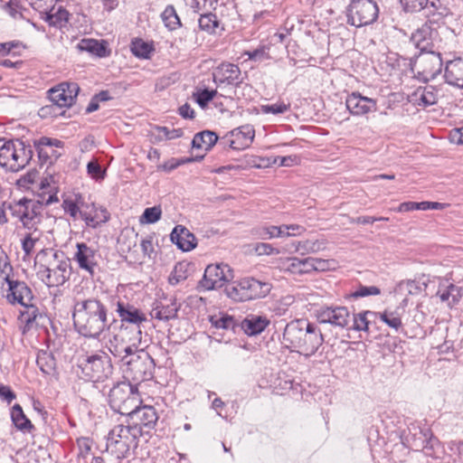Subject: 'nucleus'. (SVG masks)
<instances>
[{"instance_id": "obj_1", "label": "nucleus", "mask_w": 463, "mask_h": 463, "mask_svg": "<svg viewBox=\"0 0 463 463\" xmlns=\"http://www.w3.org/2000/svg\"><path fill=\"white\" fill-rule=\"evenodd\" d=\"M75 330L89 338H98L106 329L108 310L96 298H75L72 309Z\"/></svg>"}, {"instance_id": "obj_2", "label": "nucleus", "mask_w": 463, "mask_h": 463, "mask_svg": "<svg viewBox=\"0 0 463 463\" xmlns=\"http://www.w3.org/2000/svg\"><path fill=\"white\" fill-rule=\"evenodd\" d=\"M286 346L305 356L317 353L325 341L320 328L306 319H297L289 322L283 333Z\"/></svg>"}, {"instance_id": "obj_3", "label": "nucleus", "mask_w": 463, "mask_h": 463, "mask_svg": "<svg viewBox=\"0 0 463 463\" xmlns=\"http://www.w3.org/2000/svg\"><path fill=\"white\" fill-rule=\"evenodd\" d=\"M78 367L83 378L91 382H104L113 373L111 359L102 350L80 355L78 358Z\"/></svg>"}, {"instance_id": "obj_4", "label": "nucleus", "mask_w": 463, "mask_h": 463, "mask_svg": "<svg viewBox=\"0 0 463 463\" xmlns=\"http://www.w3.org/2000/svg\"><path fill=\"white\" fill-rule=\"evenodd\" d=\"M141 335V329L138 327L121 326L119 330L109 338L107 345L109 351L121 362L124 361L140 350Z\"/></svg>"}, {"instance_id": "obj_5", "label": "nucleus", "mask_w": 463, "mask_h": 463, "mask_svg": "<svg viewBox=\"0 0 463 463\" xmlns=\"http://www.w3.org/2000/svg\"><path fill=\"white\" fill-rule=\"evenodd\" d=\"M30 145L17 140L5 141L0 146V166L11 172L24 168L33 157Z\"/></svg>"}, {"instance_id": "obj_6", "label": "nucleus", "mask_w": 463, "mask_h": 463, "mask_svg": "<svg viewBox=\"0 0 463 463\" xmlns=\"http://www.w3.org/2000/svg\"><path fill=\"white\" fill-rule=\"evenodd\" d=\"M141 402L137 384H132L129 382L117 383L109 392L110 408L121 415L128 416Z\"/></svg>"}, {"instance_id": "obj_7", "label": "nucleus", "mask_w": 463, "mask_h": 463, "mask_svg": "<svg viewBox=\"0 0 463 463\" xmlns=\"http://www.w3.org/2000/svg\"><path fill=\"white\" fill-rule=\"evenodd\" d=\"M121 363L125 377L135 382L137 385L153 378L155 361L143 348Z\"/></svg>"}, {"instance_id": "obj_8", "label": "nucleus", "mask_w": 463, "mask_h": 463, "mask_svg": "<svg viewBox=\"0 0 463 463\" xmlns=\"http://www.w3.org/2000/svg\"><path fill=\"white\" fill-rule=\"evenodd\" d=\"M69 260L62 252L55 251L48 263L40 264L37 277L49 288L63 285L70 277Z\"/></svg>"}, {"instance_id": "obj_9", "label": "nucleus", "mask_w": 463, "mask_h": 463, "mask_svg": "<svg viewBox=\"0 0 463 463\" xmlns=\"http://www.w3.org/2000/svg\"><path fill=\"white\" fill-rule=\"evenodd\" d=\"M43 203L39 200L23 198L7 203V209L13 217L17 218L24 228L36 230V225L41 222V212Z\"/></svg>"}, {"instance_id": "obj_10", "label": "nucleus", "mask_w": 463, "mask_h": 463, "mask_svg": "<svg viewBox=\"0 0 463 463\" xmlns=\"http://www.w3.org/2000/svg\"><path fill=\"white\" fill-rule=\"evenodd\" d=\"M379 15V7L373 0H351L346 7V23L354 27L373 24Z\"/></svg>"}, {"instance_id": "obj_11", "label": "nucleus", "mask_w": 463, "mask_h": 463, "mask_svg": "<svg viewBox=\"0 0 463 463\" xmlns=\"http://www.w3.org/2000/svg\"><path fill=\"white\" fill-rule=\"evenodd\" d=\"M141 436L139 428L119 424L115 426L109 433L108 447H114L118 455L125 456L131 448L137 446V439Z\"/></svg>"}, {"instance_id": "obj_12", "label": "nucleus", "mask_w": 463, "mask_h": 463, "mask_svg": "<svg viewBox=\"0 0 463 463\" xmlns=\"http://www.w3.org/2000/svg\"><path fill=\"white\" fill-rule=\"evenodd\" d=\"M233 277V270L228 264H210L199 281V287L205 290L217 289L232 280Z\"/></svg>"}, {"instance_id": "obj_13", "label": "nucleus", "mask_w": 463, "mask_h": 463, "mask_svg": "<svg viewBox=\"0 0 463 463\" xmlns=\"http://www.w3.org/2000/svg\"><path fill=\"white\" fill-rule=\"evenodd\" d=\"M80 87L76 82H61L49 90V99L52 102L51 106H46L42 110L52 109L54 107L60 109L70 108L74 103Z\"/></svg>"}, {"instance_id": "obj_14", "label": "nucleus", "mask_w": 463, "mask_h": 463, "mask_svg": "<svg viewBox=\"0 0 463 463\" xmlns=\"http://www.w3.org/2000/svg\"><path fill=\"white\" fill-rule=\"evenodd\" d=\"M127 423H131L133 426L139 428L140 434L143 432H149L154 429L157 420L158 415L156 409L150 405L137 404L127 416Z\"/></svg>"}, {"instance_id": "obj_15", "label": "nucleus", "mask_w": 463, "mask_h": 463, "mask_svg": "<svg viewBox=\"0 0 463 463\" xmlns=\"http://www.w3.org/2000/svg\"><path fill=\"white\" fill-rule=\"evenodd\" d=\"M415 64L420 70L419 73L426 80H429L435 79L441 72L443 62L440 53L432 50L420 52L416 58Z\"/></svg>"}, {"instance_id": "obj_16", "label": "nucleus", "mask_w": 463, "mask_h": 463, "mask_svg": "<svg viewBox=\"0 0 463 463\" xmlns=\"http://www.w3.org/2000/svg\"><path fill=\"white\" fill-rule=\"evenodd\" d=\"M321 324H331L340 328H346L351 322V314L346 307H323L317 314Z\"/></svg>"}, {"instance_id": "obj_17", "label": "nucleus", "mask_w": 463, "mask_h": 463, "mask_svg": "<svg viewBox=\"0 0 463 463\" xmlns=\"http://www.w3.org/2000/svg\"><path fill=\"white\" fill-rule=\"evenodd\" d=\"M8 285L6 299L10 304L25 305L33 298L32 289L24 281L11 279L8 276L5 278Z\"/></svg>"}, {"instance_id": "obj_18", "label": "nucleus", "mask_w": 463, "mask_h": 463, "mask_svg": "<svg viewBox=\"0 0 463 463\" xmlns=\"http://www.w3.org/2000/svg\"><path fill=\"white\" fill-rule=\"evenodd\" d=\"M345 106L354 116H364L377 109L375 99L362 96L361 93L356 91L347 96Z\"/></svg>"}, {"instance_id": "obj_19", "label": "nucleus", "mask_w": 463, "mask_h": 463, "mask_svg": "<svg viewBox=\"0 0 463 463\" xmlns=\"http://www.w3.org/2000/svg\"><path fill=\"white\" fill-rule=\"evenodd\" d=\"M241 290L244 301L265 298L271 290L268 282L248 277L240 280Z\"/></svg>"}, {"instance_id": "obj_20", "label": "nucleus", "mask_w": 463, "mask_h": 463, "mask_svg": "<svg viewBox=\"0 0 463 463\" xmlns=\"http://www.w3.org/2000/svg\"><path fill=\"white\" fill-rule=\"evenodd\" d=\"M215 83L239 86L243 81L241 69L238 65L223 62L220 64L214 73Z\"/></svg>"}, {"instance_id": "obj_21", "label": "nucleus", "mask_w": 463, "mask_h": 463, "mask_svg": "<svg viewBox=\"0 0 463 463\" xmlns=\"http://www.w3.org/2000/svg\"><path fill=\"white\" fill-rule=\"evenodd\" d=\"M62 145V141L47 137H42L40 139L34 141V146L38 153V157L42 163H47L50 161V164H52V158L56 160L61 156V154L58 153L53 147H61Z\"/></svg>"}, {"instance_id": "obj_22", "label": "nucleus", "mask_w": 463, "mask_h": 463, "mask_svg": "<svg viewBox=\"0 0 463 463\" xmlns=\"http://www.w3.org/2000/svg\"><path fill=\"white\" fill-rule=\"evenodd\" d=\"M116 312L121 322H128L133 327L140 328L139 325L147 320L146 315L141 310L124 300H118Z\"/></svg>"}, {"instance_id": "obj_23", "label": "nucleus", "mask_w": 463, "mask_h": 463, "mask_svg": "<svg viewBox=\"0 0 463 463\" xmlns=\"http://www.w3.org/2000/svg\"><path fill=\"white\" fill-rule=\"evenodd\" d=\"M437 35V31L425 24L411 34V42L420 52H429L434 50L433 41Z\"/></svg>"}, {"instance_id": "obj_24", "label": "nucleus", "mask_w": 463, "mask_h": 463, "mask_svg": "<svg viewBox=\"0 0 463 463\" xmlns=\"http://www.w3.org/2000/svg\"><path fill=\"white\" fill-rule=\"evenodd\" d=\"M230 147L234 150H242L250 146L255 137V130L251 125H243L234 128L230 133Z\"/></svg>"}, {"instance_id": "obj_25", "label": "nucleus", "mask_w": 463, "mask_h": 463, "mask_svg": "<svg viewBox=\"0 0 463 463\" xmlns=\"http://www.w3.org/2000/svg\"><path fill=\"white\" fill-rule=\"evenodd\" d=\"M171 241L183 251H190L196 246L194 235L184 226L176 225L170 234Z\"/></svg>"}, {"instance_id": "obj_26", "label": "nucleus", "mask_w": 463, "mask_h": 463, "mask_svg": "<svg viewBox=\"0 0 463 463\" xmlns=\"http://www.w3.org/2000/svg\"><path fill=\"white\" fill-rule=\"evenodd\" d=\"M77 251L75 253L74 259L79 264V267L86 271L93 274L94 268L97 265L95 260V250L89 247L86 243L80 242L77 243Z\"/></svg>"}, {"instance_id": "obj_27", "label": "nucleus", "mask_w": 463, "mask_h": 463, "mask_svg": "<svg viewBox=\"0 0 463 463\" xmlns=\"http://www.w3.org/2000/svg\"><path fill=\"white\" fill-rule=\"evenodd\" d=\"M269 325L267 317L250 314L242 320L241 328L248 335H256L263 332Z\"/></svg>"}, {"instance_id": "obj_28", "label": "nucleus", "mask_w": 463, "mask_h": 463, "mask_svg": "<svg viewBox=\"0 0 463 463\" xmlns=\"http://www.w3.org/2000/svg\"><path fill=\"white\" fill-rule=\"evenodd\" d=\"M446 82L463 89V60L457 59L447 63L444 74Z\"/></svg>"}, {"instance_id": "obj_29", "label": "nucleus", "mask_w": 463, "mask_h": 463, "mask_svg": "<svg viewBox=\"0 0 463 463\" xmlns=\"http://www.w3.org/2000/svg\"><path fill=\"white\" fill-rule=\"evenodd\" d=\"M78 47L80 51L88 52L99 58L107 57L110 54V51L108 50V44L105 41H98L95 39H82Z\"/></svg>"}, {"instance_id": "obj_30", "label": "nucleus", "mask_w": 463, "mask_h": 463, "mask_svg": "<svg viewBox=\"0 0 463 463\" xmlns=\"http://www.w3.org/2000/svg\"><path fill=\"white\" fill-rule=\"evenodd\" d=\"M178 307L175 301L164 305L162 302H156L151 310V317L155 319L168 321L177 316Z\"/></svg>"}, {"instance_id": "obj_31", "label": "nucleus", "mask_w": 463, "mask_h": 463, "mask_svg": "<svg viewBox=\"0 0 463 463\" xmlns=\"http://www.w3.org/2000/svg\"><path fill=\"white\" fill-rule=\"evenodd\" d=\"M419 438H415L413 446L416 449H421L425 450V453L430 455V451L435 449V447L439 445V440L435 438L429 429L420 430ZM417 434H414L416 437Z\"/></svg>"}, {"instance_id": "obj_32", "label": "nucleus", "mask_w": 463, "mask_h": 463, "mask_svg": "<svg viewBox=\"0 0 463 463\" xmlns=\"http://www.w3.org/2000/svg\"><path fill=\"white\" fill-rule=\"evenodd\" d=\"M194 265L189 261L177 262L169 275L168 282L172 286H175L184 281L193 271Z\"/></svg>"}, {"instance_id": "obj_33", "label": "nucleus", "mask_w": 463, "mask_h": 463, "mask_svg": "<svg viewBox=\"0 0 463 463\" xmlns=\"http://www.w3.org/2000/svg\"><path fill=\"white\" fill-rule=\"evenodd\" d=\"M70 14L62 6H59L55 10V5L51 8L43 19L49 24L50 26L61 28L69 20Z\"/></svg>"}, {"instance_id": "obj_34", "label": "nucleus", "mask_w": 463, "mask_h": 463, "mask_svg": "<svg viewBox=\"0 0 463 463\" xmlns=\"http://www.w3.org/2000/svg\"><path fill=\"white\" fill-rule=\"evenodd\" d=\"M217 135L210 130H203L194 135L192 140L193 148H204L205 151L210 150L217 142Z\"/></svg>"}, {"instance_id": "obj_35", "label": "nucleus", "mask_w": 463, "mask_h": 463, "mask_svg": "<svg viewBox=\"0 0 463 463\" xmlns=\"http://www.w3.org/2000/svg\"><path fill=\"white\" fill-rule=\"evenodd\" d=\"M413 96L420 106L428 107L436 104L438 101V90L430 85L418 89Z\"/></svg>"}, {"instance_id": "obj_36", "label": "nucleus", "mask_w": 463, "mask_h": 463, "mask_svg": "<svg viewBox=\"0 0 463 463\" xmlns=\"http://www.w3.org/2000/svg\"><path fill=\"white\" fill-rule=\"evenodd\" d=\"M11 418L14 426L20 430L30 432L33 429V425L25 416L19 404H14L12 408Z\"/></svg>"}, {"instance_id": "obj_37", "label": "nucleus", "mask_w": 463, "mask_h": 463, "mask_svg": "<svg viewBox=\"0 0 463 463\" xmlns=\"http://www.w3.org/2000/svg\"><path fill=\"white\" fill-rule=\"evenodd\" d=\"M23 306L25 307V310L20 312L18 319L21 323H24L27 327H31L33 323L38 324L39 320L43 317L38 307L31 304V302Z\"/></svg>"}, {"instance_id": "obj_38", "label": "nucleus", "mask_w": 463, "mask_h": 463, "mask_svg": "<svg viewBox=\"0 0 463 463\" xmlns=\"http://www.w3.org/2000/svg\"><path fill=\"white\" fill-rule=\"evenodd\" d=\"M402 311L400 307L395 308L394 310L392 309H385L383 312L377 313L380 317V319L384 322L388 326L394 329L395 331H398L402 326Z\"/></svg>"}, {"instance_id": "obj_39", "label": "nucleus", "mask_w": 463, "mask_h": 463, "mask_svg": "<svg viewBox=\"0 0 463 463\" xmlns=\"http://www.w3.org/2000/svg\"><path fill=\"white\" fill-rule=\"evenodd\" d=\"M377 312L369 310L358 313L357 315H354V317H351L353 325L351 326H347L346 328L353 329L355 331H368L370 318H375L377 317Z\"/></svg>"}, {"instance_id": "obj_40", "label": "nucleus", "mask_w": 463, "mask_h": 463, "mask_svg": "<svg viewBox=\"0 0 463 463\" xmlns=\"http://www.w3.org/2000/svg\"><path fill=\"white\" fill-rule=\"evenodd\" d=\"M326 240H306L298 241L296 250L301 254L317 253L326 248Z\"/></svg>"}, {"instance_id": "obj_41", "label": "nucleus", "mask_w": 463, "mask_h": 463, "mask_svg": "<svg viewBox=\"0 0 463 463\" xmlns=\"http://www.w3.org/2000/svg\"><path fill=\"white\" fill-rule=\"evenodd\" d=\"M36 363L43 373L52 374L55 371L56 362L52 353L47 351L39 352Z\"/></svg>"}, {"instance_id": "obj_42", "label": "nucleus", "mask_w": 463, "mask_h": 463, "mask_svg": "<svg viewBox=\"0 0 463 463\" xmlns=\"http://www.w3.org/2000/svg\"><path fill=\"white\" fill-rule=\"evenodd\" d=\"M154 51L155 49L151 43L140 38H136L131 43V52L137 58L148 59Z\"/></svg>"}, {"instance_id": "obj_43", "label": "nucleus", "mask_w": 463, "mask_h": 463, "mask_svg": "<svg viewBox=\"0 0 463 463\" xmlns=\"http://www.w3.org/2000/svg\"><path fill=\"white\" fill-rule=\"evenodd\" d=\"M428 16H437V19L443 18L449 14V10L442 0H428L423 8Z\"/></svg>"}, {"instance_id": "obj_44", "label": "nucleus", "mask_w": 463, "mask_h": 463, "mask_svg": "<svg viewBox=\"0 0 463 463\" xmlns=\"http://www.w3.org/2000/svg\"><path fill=\"white\" fill-rule=\"evenodd\" d=\"M101 213H103L104 217L101 221L98 220L97 212H94L93 210L87 211L83 209L80 212V217L85 222L88 227L95 229L99 227L101 223L108 222L109 219V213L106 209H101Z\"/></svg>"}, {"instance_id": "obj_45", "label": "nucleus", "mask_w": 463, "mask_h": 463, "mask_svg": "<svg viewBox=\"0 0 463 463\" xmlns=\"http://www.w3.org/2000/svg\"><path fill=\"white\" fill-rule=\"evenodd\" d=\"M165 25L171 31L181 26V21L173 5H167L161 14Z\"/></svg>"}, {"instance_id": "obj_46", "label": "nucleus", "mask_w": 463, "mask_h": 463, "mask_svg": "<svg viewBox=\"0 0 463 463\" xmlns=\"http://www.w3.org/2000/svg\"><path fill=\"white\" fill-rule=\"evenodd\" d=\"M85 205V201L82 198L81 195H77L76 200H70L66 199L62 203V207L64 209V212L68 214H70L71 217L73 219H76L78 215H80V212L83 210H80V206Z\"/></svg>"}, {"instance_id": "obj_47", "label": "nucleus", "mask_w": 463, "mask_h": 463, "mask_svg": "<svg viewBox=\"0 0 463 463\" xmlns=\"http://www.w3.org/2000/svg\"><path fill=\"white\" fill-rule=\"evenodd\" d=\"M199 27L203 31H206L208 33H214L215 29L219 25V22L217 20V17L215 14L208 12L204 14H201V17L199 18Z\"/></svg>"}, {"instance_id": "obj_48", "label": "nucleus", "mask_w": 463, "mask_h": 463, "mask_svg": "<svg viewBox=\"0 0 463 463\" xmlns=\"http://www.w3.org/2000/svg\"><path fill=\"white\" fill-rule=\"evenodd\" d=\"M162 210L160 206H153L146 208L143 214L140 216L141 223H155L160 220Z\"/></svg>"}, {"instance_id": "obj_49", "label": "nucleus", "mask_w": 463, "mask_h": 463, "mask_svg": "<svg viewBox=\"0 0 463 463\" xmlns=\"http://www.w3.org/2000/svg\"><path fill=\"white\" fill-rule=\"evenodd\" d=\"M216 94L217 91L215 90L203 89L194 92V97L201 108H205Z\"/></svg>"}, {"instance_id": "obj_50", "label": "nucleus", "mask_w": 463, "mask_h": 463, "mask_svg": "<svg viewBox=\"0 0 463 463\" xmlns=\"http://www.w3.org/2000/svg\"><path fill=\"white\" fill-rule=\"evenodd\" d=\"M55 0H29L30 5L41 14V18L51 11Z\"/></svg>"}, {"instance_id": "obj_51", "label": "nucleus", "mask_w": 463, "mask_h": 463, "mask_svg": "<svg viewBox=\"0 0 463 463\" xmlns=\"http://www.w3.org/2000/svg\"><path fill=\"white\" fill-rule=\"evenodd\" d=\"M289 104L281 103H274L270 105H262L260 107V111L264 114H283L289 109Z\"/></svg>"}, {"instance_id": "obj_52", "label": "nucleus", "mask_w": 463, "mask_h": 463, "mask_svg": "<svg viewBox=\"0 0 463 463\" xmlns=\"http://www.w3.org/2000/svg\"><path fill=\"white\" fill-rule=\"evenodd\" d=\"M87 172L95 180H103L106 175V171L101 168L96 160H91L87 165Z\"/></svg>"}, {"instance_id": "obj_53", "label": "nucleus", "mask_w": 463, "mask_h": 463, "mask_svg": "<svg viewBox=\"0 0 463 463\" xmlns=\"http://www.w3.org/2000/svg\"><path fill=\"white\" fill-rule=\"evenodd\" d=\"M188 5L194 13L199 14L201 11H209L213 6V0H185Z\"/></svg>"}, {"instance_id": "obj_54", "label": "nucleus", "mask_w": 463, "mask_h": 463, "mask_svg": "<svg viewBox=\"0 0 463 463\" xmlns=\"http://www.w3.org/2000/svg\"><path fill=\"white\" fill-rule=\"evenodd\" d=\"M380 293H381L380 288L375 286H370V287L360 286L359 288L357 290H355L354 292L351 293L349 295V297L353 298H364V297H367V296H376V295H379Z\"/></svg>"}, {"instance_id": "obj_55", "label": "nucleus", "mask_w": 463, "mask_h": 463, "mask_svg": "<svg viewBox=\"0 0 463 463\" xmlns=\"http://www.w3.org/2000/svg\"><path fill=\"white\" fill-rule=\"evenodd\" d=\"M241 290V283L240 281L233 282L231 285L226 286L225 293L227 297L235 300V301H244Z\"/></svg>"}, {"instance_id": "obj_56", "label": "nucleus", "mask_w": 463, "mask_h": 463, "mask_svg": "<svg viewBox=\"0 0 463 463\" xmlns=\"http://www.w3.org/2000/svg\"><path fill=\"white\" fill-rule=\"evenodd\" d=\"M280 232L279 228L275 225L263 226L258 230L259 236L264 240L278 238Z\"/></svg>"}, {"instance_id": "obj_57", "label": "nucleus", "mask_w": 463, "mask_h": 463, "mask_svg": "<svg viewBox=\"0 0 463 463\" xmlns=\"http://www.w3.org/2000/svg\"><path fill=\"white\" fill-rule=\"evenodd\" d=\"M404 9L409 12H418L423 10L428 4V0H401Z\"/></svg>"}, {"instance_id": "obj_58", "label": "nucleus", "mask_w": 463, "mask_h": 463, "mask_svg": "<svg viewBox=\"0 0 463 463\" xmlns=\"http://www.w3.org/2000/svg\"><path fill=\"white\" fill-rule=\"evenodd\" d=\"M156 130L168 140L181 137L184 134V131L181 128L169 129L166 127H156Z\"/></svg>"}, {"instance_id": "obj_59", "label": "nucleus", "mask_w": 463, "mask_h": 463, "mask_svg": "<svg viewBox=\"0 0 463 463\" xmlns=\"http://www.w3.org/2000/svg\"><path fill=\"white\" fill-rule=\"evenodd\" d=\"M425 207H428V204H426L425 201L420 202V203L405 202V203H402L399 205L397 211L398 212H410V211H414V210L425 211Z\"/></svg>"}, {"instance_id": "obj_60", "label": "nucleus", "mask_w": 463, "mask_h": 463, "mask_svg": "<svg viewBox=\"0 0 463 463\" xmlns=\"http://www.w3.org/2000/svg\"><path fill=\"white\" fill-rule=\"evenodd\" d=\"M451 301H449V307L457 305L463 297V288L458 287L452 283L449 285Z\"/></svg>"}, {"instance_id": "obj_61", "label": "nucleus", "mask_w": 463, "mask_h": 463, "mask_svg": "<svg viewBox=\"0 0 463 463\" xmlns=\"http://www.w3.org/2000/svg\"><path fill=\"white\" fill-rule=\"evenodd\" d=\"M5 10L14 19L22 17L18 0H10L5 5Z\"/></svg>"}, {"instance_id": "obj_62", "label": "nucleus", "mask_w": 463, "mask_h": 463, "mask_svg": "<svg viewBox=\"0 0 463 463\" xmlns=\"http://www.w3.org/2000/svg\"><path fill=\"white\" fill-rule=\"evenodd\" d=\"M213 325L216 328L233 329L235 321L232 317L224 316L215 320Z\"/></svg>"}, {"instance_id": "obj_63", "label": "nucleus", "mask_w": 463, "mask_h": 463, "mask_svg": "<svg viewBox=\"0 0 463 463\" xmlns=\"http://www.w3.org/2000/svg\"><path fill=\"white\" fill-rule=\"evenodd\" d=\"M38 239H33L31 233H28L22 241V249L25 255H30L34 248V244Z\"/></svg>"}, {"instance_id": "obj_64", "label": "nucleus", "mask_w": 463, "mask_h": 463, "mask_svg": "<svg viewBox=\"0 0 463 463\" xmlns=\"http://www.w3.org/2000/svg\"><path fill=\"white\" fill-rule=\"evenodd\" d=\"M140 246L143 254L148 258H151V255L154 252L153 237L147 236L146 238L143 239L141 241Z\"/></svg>"}]
</instances>
